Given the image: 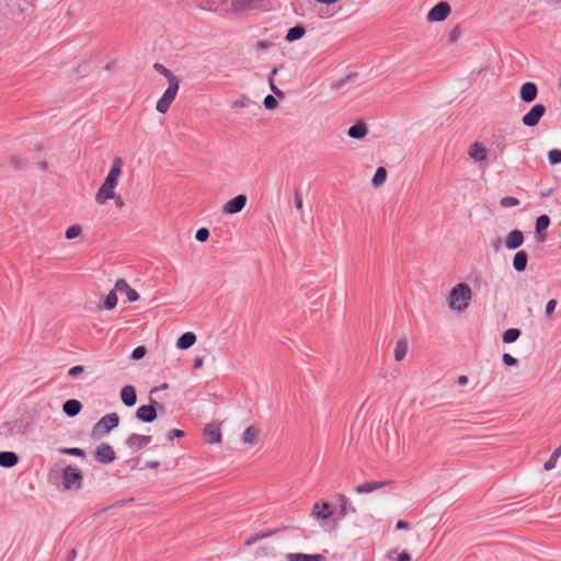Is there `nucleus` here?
<instances>
[{"label": "nucleus", "instance_id": "nucleus-1", "mask_svg": "<svg viewBox=\"0 0 561 561\" xmlns=\"http://www.w3.org/2000/svg\"><path fill=\"white\" fill-rule=\"evenodd\" d=\"M471 288L466 283H459L453 287L449 294V305L453 309L463 311L471 299Z\"/></svg>", "mask_w": 561, "mask_h": 561}, {"label": "nucleus", "instance_id": "nucleus-2", "mask_svg": "<svg viewBox=\"0 0 561 561\" xmlns=\"http://www.w3.org/2000/svg\"><path fill=\"white\" fill-rule=\"evenodd\" d=\"M119 424V415L116 412H111L102 416L93 426L91 436L94 439H100Z\"/></svg>", "mask_w": 561, "mask_h": 561}, {"label": "nucleus", "instance_id": "nucleus-3", "mask_svg": "<svg viewBox=\"0 0 561 561\" xmlns=\"http://www.w3.org/2000/svg\"><path fill=\"white\" fill-rule=\"evenodd\" d=\"M64 490H79L82 486L83 474L82 471L73 466H66L61 472Z\"/></svg>", "mask_w": 561, "mask_h": 561}, {"label": "nucleus", "instance_id": "nucleus-4", "mask_svg": "<svg viewBox=\"0 0 561 561\" xmlns=\"http://www.w3.org/2000/svg\"><path fill=\"white\" fill-rule=\"evenodd\" d=\"M168 83L169 85L167 90L163 92L162 96L158 100L156 104V110L161 114H165L169 111L172 102L176 98L180 88V80H172Z\"/></svg>", "mask_w": 561, "mask_h": 561}, {"label": "nucleus", "instance_id": "nucleus-5", "mask_svg": "<svg viewBox=\"0 0 561 561\" xmlns=\"http://www.w3.org/2000/svg\"><path fill=\"white\" fill-rule=\"evenodd\" d=\"M546 112V106L541 103H537L533 105L526 114L523 115L522 123L527 127H535L538 125Z\"/></svg>", "mask_w": 561, "mask_h": 561}, {"label": "nucleus", "instance_id": "nucleus-6", "mask_svg": "<svg viewBox=\"0 0 561 561\" xmlns=\"http://www.w3.org/2000/svg\"><path fill=\"white\" fill-rule=\"evenodd\" d=\"M451 12L450 4L446 1H440L436 3L426 15V20L428 22H443L445 21Z\"/></svg>", "mask_w": 561, "mask_h": 561}, {"label": "nucleus", "instance_id": "nucleus-7", "mask_svg": "<svg viewBox=\"0 0 561 561\" xmlns=\"http://www.w3.org/2000/svg\"><path fill=\"white\" fill-rule=\"evenodd\" d=\"M123 164H124V161L121 157L114 158L111 169L103 182L104 185L112 187L115 191V187L118 184V179L122 174Z\"/></svg>", "mask_w": 561, "mask_h": 561}, {"label": "nucleus", "instance_id": "nucleus-8", "mask_svg": "<svg viewBox=\"0 0 561 561\" xmlns=\"http://www.w3.org/2000/svg\"><path fill=\"white\" fill-rule=\"evenodd\" d=\"M116 458L114 448L108 443H101L94 450V459L99 463L108 465Z\"/></svg>", "mask_w": 561, "mask_h": 561}, {"label": "nucleus", "instance_id": "nucleus-9", "mask_svg": "<svg viewBox=\"0 0 561 561\" xmlns=\"http://www.w3.org/2000/svg\"><path fill=\"white\" fill-rule=\"evenodd\" d=\"M203 437L207 444H219L221 443V424L218 422H210L203 428Z\"/></svg>", "mask_w": 561, "mask_h": 561}, {"label": "nucleus", "instance_id": "nucleus-10", "mask_svg": "<svg viewBox=\"0 0 561 561\" xmlns=\"http://www.w3.org/2000/svg\"><path fill=\"white\" fill-rule=\"evenodd\" d=\"M334 515V507L329 502H317L312 506L311 516L319 520H327Z\"/></svg>", "mask_w": 561, "mask_h": 561}, {"label": "nucleus", "instance_id": "nucleus-11", "mask_svg": "<svg viewBox=\"0 0 561 561\" xmlns=\"http://www.w3.org/2000/svg\"><path fill=\"white\" fill-rule=\"evenodd\" d=\"M152 440L151 435H140L133 433L125 439V445L131 450L137 451L148 446Z\"/></svg>", "mask_w": 561, "mask_h": 561}, {"label": "nucleus", "instance_id": "nucleus-12", "mask_svg": "<svg viewBox=\"0 0 561 561\" xmlns=\"http://www.w3.org/2000/svg\"><path fill=\"white\" fill-rule=\"evenodd\" d=\"M135 416L144 423H152L157 419V408L150 400L149 404H142L136 410Z\"/></svg>", "mask_w": 561, "mask_h": 561}, {"label": "nucleus", "instance_id": "nucleus-13", "mask_svg": "<svg viewBox=\"0 0 561 561\" xmlns=\"http://www.w3.org/2000/svg\"><path fill=\"white\" fill-rule=\"evenodd\" d=\"M247 202H248L247 195L239 194V195L234 196L233 198L229 199L224 205L222 210L225 214H230V215L238 214L245 207Z\"/></svg>", "mask_w": 561, "mask_h": 561}, {"label": "nucleus", "instance_id": "nucleus-14", "mask_svg": "<svg viewBox=\"0 0 561 561\" xmlns=\"http://www.w3.org/2000/svg\"><path fill=\"white\" fill-rule=\"evenodd\" d=\"M538 95V87L535 82L527 81L519 89V98L524 103H531Z\"/></svg>", "mask_w": 561, "mask_h": 561}, {"label": "nucleus", "instance_id": "nucleus-15", "mask_svg": "<svg viewBox=\"0 0 561 561\" xmlns=\"http://www.w3.org/2000/svg\"><path fill=\"white\" fill-rule=\"evenodd\" d=\"M290 528H291L290 526H280V527H277V528H271V529L259 531V533L250 536L245 540L244 545L245 546H252V545H254L255 542H257L261 539L268 538L271 536H274V535H276V534H278L280 531L288 530Z\"/></svg>", "mask_w": 561, "mask_h": 561}, {"label": "nucleus", "instance_id": "nucleus-16", "mask_svg": "<svg viewBox=\"0 0 561 561\" xmlns=\"http://www.w3.org/2000/svg\"><path fill=\"white\" fill-rule=\"evenodd\" d=\"M550 222V217L546 214L537 217L535 224V233L538 242H543L547 239L546 230L548 229Z\"/></svg>", "mask_w": 561, "mask_h": 561}, {"label": "nucleus", "instance_id": "nucleus-17", "mask_svg": "<svg viewBox=\"0 0 561 561\" xmlns=\"http://www.w3.org/2000/svg\"><path fill=\"white\" fill-rule=\"evenodd\" d=\"M115 289L118 291H124L126 294L127 301L135 302L139 300L140 295L138 291L129 286V284L124 278H118L115 282Z\"/></svg>", "mask_w": 561, "mask_h": 561}, {"label": "nucleus", "instance_id": "nucleus-18", "mask_svg": "<svg viewBox=\"0 0 561 561\" xmlns=\"http://www.w3.org/2000/svg\"><path fill=\"white\" fill-rule=\"evenodd\" d=\"M525 237L522 230L514 229L505 238V247L508 250H516L524 243Z\"/></svg>", "mask_w": 561, "mask_h": 561}, {"label": "nucleus", "instance_id": "nucleus-19", "mask_svg": "<svg viewBox=\"0 0 561 561\" xmlns=\"http://www.w3.org/2000/svg\"><path fill=\"white\" fill-rule=\"evenodd\" d=\"M468 154L472 160L477 162H483L488 158L486 148L479 141H474L470 145Z\"/></svg>", "mask_w": 561, "mask_h": 561}, {"label": "nucleus", "instance_id": "nucleus-20", "mask_svg": "<svg viewBox=\"0 0 561 561\" xmlns=\"http://www.w3.org/2000/svg\"><path fill=\"white\" fill-rule=\"evenodd\" d=\"M121 399L126 407H134L137 402L136 388L133 385L124 386L121 390Z\"/></svg>", "mask_w": 561, "mask_h": 561}, {"label": "nucleus", "instance_id": "nucleus-21", "mask_svg": "<svg viewBox=\"0 0 561 561\" xmlns=\"http://www.w3.org/2000/svg\"><path fill=\"white\" fill-rule=\"evenodd\" d=\"M287 561H325L327 558L322 553H313V554H307V553H287L286 556Z\"/></svg>", "mask_w": 561, "mask_h": 561}, {"label": "nucleus", "instance_id": "nucleus-22", "mask_svg": "<svg viewBox=\"0 0 561 561\" xmlns=\"http://www.w3.org/2000/svg\"><path fill=\"white\" fill-rule=\"evenodd\" d=\"M82 403L78 399H68L62 404V412L68 417H75L82 411Z\"/></svg>", "mask_w": 561, "mask_h": 561}, {"label": "nucleus", "instance_id": "nucleus-23", "mask_svg": "<svg viewBox=\"0 0 561 561\" xmlns=\"http://www.w3.org/2000/svg\"><path fill=\"white\" fill-rule=\"evenodd\" d=\"M390 481L388 480H385V481H366L364 483H360L358 485L355 486V492L356 493H359V494H363V493H370L373 491H376L387 484H389Z\"/></svg>", "mask_w": 561, "mask_h": 561}, {"label": "nucleus", "instance_id": "nucleus-24", "mask_svg": "<svg viewBox=\"0 0 561 561\" xmlns=\"http://www.w3.org/2000/svg\"><path fill=\"white\" fill-rule=\"evenodd\" d=\"M367 125L363 121H358L348 128L347 136L350 138L360 140L367 135Z\"/></svg>", "mask_w": 561, "mask_h": 561}, {"label": "nucleus", "instance_id": "nucleus-25", "mask_svg": "<svg viewBox=\"0 0 561 561\" xmlns=\"http://www.w3.org/2000/svg\"><path fill=\"white\" fill-rule=\"evenodd\" d=\"M340 503L339 518H344L350 513H355L356 508L348 500V497L342 493L337 494Z\"/></svg>", "mask_w": 561, "mask_h": 561}, {"label": "nucleus", "instance_id": "nucleus-26", "mask_svg": "<svg viewBox=\"0 0 561 561\" xmlns=\"http://www.w3.org/2000/svg\"><path fill=\"white\" fill-rule=\"evenodd\" d=\"M528 263V254L526 251L520 250L514 254L513 267L516 272L522 273L526 271Z\"/></svg>", "mask_w": 561, "mask_h": 561}, {"label": "nucleus", "instance_id": "nucleus-27", "mask_svg": "<svg viewBox=\"0 0 561 561\" xmlns=\"http://www.w3.org/2000/svg\"><path fill=\"white\" fill-rule=\"evenodd\" d=\"M197 337H196V334L194 332H185L183 333L176 341V347L179 350H187L190 347H192L195 342H196Z\"/></svg>", "mask_w": 561, "mask_h": 561}, {"label": "nucleus", "instance_id": "nucleus-28", "mask_svg": "<svg viewBox=\"0 0 561 561\" xmlns=\"http://www.w3.org/2000/svg\"><path fill=\"white\" fill-rule=\"evenodd\" d=\"M305 34H306V26L302 24H297L287 31V33L285 35V41L288 43H293V42H296V41L300 39L301 37H304Z\"/></svg>", "mask_w": 561, "mask_h": 561}, {"label": "nucleus", "instance_id": "nucleus-29", "mask_svg": "<svg viewBox=\"0 0 561 561\" xmlns=\"http://www.w3.org/2000/svg\"><path fill=\"white\" fill-rule=\"evenodd\" d=\"M263 0H231V5L234 12H243L253 9Z\"/></svg>", "mask_w": 561, "mask_h": 561}, {"label": "nucleus", "instance_id": "nucleus-30", "mask_svg": "<svg viewBox=\"0 0 561 561\" xmlns=\"http://www.w3.org/2000/svg\"><path fill=\"white\" fill-rule=\"evenodd\" d=\"M115 194L116 193H115V191L112 187H108V186L102 184L101 187L99 188L96 195H95V202L99 205H103L108 199H111L112 197H115Z\"/></svg>", "mask_w": 561, "mask_h": 561}, {"label": "nucleus", "instance_id": "nucleus-31", "mask_svg": "<svg viewBox=\"0 0 561 561\" xmlns=\"http://www.w3.org/2000/svg\"><path fill=\"white\" fill-rule=\"evenodd\" d=\"M20 457L14 451H2V468H12L19 463Z\"/></svg>", "mask_w": 561, "mask_h": 561}, {"label": "nucleus", "instance_id": "nucleus-32", "mask_svg": "<svg viewBox=\"0 0 561 561\" xmlns=\"http://www.w3.org/2000/svg\"><path fill=\"white\" fill-rule=\"evenodd\" d=\"M408 353V341L407 339H400L394 347L393 356L397 362L402 360Z\"/></svg>", "mask_w": 561, "mask_h": 561}, {"label": "nucleus", "instance_id": "nucleus-33", "mask_svg": "<svg viewBox=\"0 0 561 561\" xmlns=\"http://www.w3.org/2000/svg\"><path fill=\"white\" fill-rule=\"evenodd\" d=\"M260 431L255 426H248L242 435V440L245 444H254L257 440Z\"/></svg>", "mask_w": 561, "mask_h": 561}, {"label": "nucleus", "instance_id": "nucleus-34", "mask_svg": "<svg viewBox=\"0 0 561 561\" xmlns=\"http://www.w3.org/2000/svg\"><path fill=\"white\" fill-rule=\"evenodd\" d=\"M277 71H278L277 67L272 68V70L268 73V84H270V89L274 93L275 98L283 100L285 98V93L282 90H279L274 83V77L277 73Z\"/></svg>", "mask_w": 561, "mask_h": 561}, {"label": "nucleus", "instance_id": "nucleus-35", "mask_svg": "<svg viewBox=\"0 0 561 561\" xmlns=\"http://www.w3.org/2000/svg\"><path fill=\"white\" fill-rule=\"evenodd\" d=\"M520 334H522V331L519 329L510 328L504 331V333L502 335V341L505 344L514 343L515 341H517L519 339Z\"/></svg>", "mask_w": 561, "mask_h": 561}, {"label": "nucleus", "instance_id": "nucleus-36", "mask_svg": "<svg viewBox=\"0 0 561 561\" xmlns=\"http://www.w3.org/2000/svg\"><path fill=\"white\" fill-rule=\"evenodd\" d=\"M387 175H388V172H387L386 168L378 167L373 179H371L373 186L374 187L381 186L386 182Z\"/></svg>", "mask_w": 561, "mask_h": 561}, {"label": "nucleus", "instance_id": "nucleus-37", "mask_svg": "<svg viewBox=\"0 0 561 561\" xmlns=\"http://www.w3.org/2000/svg\"><path fill=\"white\" fill-rule=\"evenodd\" d=\"M117 295H116V289L114 288L113 290H111L104 298L103 300V304H102V307L106 310H112L116 307L117 305Z\"/></svg>", "mask_w": 561, "mask_h": 561}, {"label": "nucleus", "instance_id": "nucleus-38", "mask_svg": "<svg viewBox=\"0 0 561 561\" xmlns=\"http://www.w3.org/2000/svg\"><path fill=\"white\" fill-rule=\"evenodd\" d=\"M153 69L160 75H162L168 80V82L172 80H179V78L170 69H168L160 62H154Z\"/></svg>", "mask_w": 561, "mask_h": 561}, {"label": "nucleus", "instance_id": "nucleus-39", "mask_svg": "<svg viewBox=\"0 0 561 561\" xmlns=\"http://www.w3.org/2000/svg\"><path fill=\"white\" fill-rule=\"evenodd\" d=\"M358 77V75L356 72H352L339 80H335L331 83V89L336 91V90H340L341 88H343L347 82H351V81H354L356 78Z\"/></svg>", "mask_w": 561, "mask_h": 561}, {"label": "nucleus", "instance_id": "nucleus-40", "mask_svg": "<svg viewBox=\"0 0 561 561\" xmlns=\"http://www.w3.org/2000/svg\"><path fill=\"white\" fill-rule=\"evenodd\" d=\"M60 454L79 457V458H85V451L79 447H60L58 449Z\"/></svg>", "mask_w": 561, "mask_h": 561}, {"label": "nucleus", "instance_id": "nucleus-41", "mask_svg": "<svg viewBox=\"0 0 561 561\" xmlns=\"http://www.w3.org/2000/svg\"><path fill=\"white\" fill-rule=\"evenodd\" d=\"M82 233V227L79 224H73L66 229L65 237L72 240Z\"/></svg>", "mask_w": 561, "mask_h": 561}, {"label": "nucleus", "instance_id": "nucleus-42", "mask_svg": "<svg viewBox=\"0 0 561 561\" xmlns=\"http://www.w3.org/2000/svg\"><path fill=\"white\" fill-rule=\"evenodd\" d=\"M548 161L552 165L561 163V149H551L548 152Z\"/></svg>", "mask_w": 561, "mask_h": 561}, {"label": "nucleus", "instance_id": "nucleus-43", "mask_svg": "<svg viewBox=\"0 0 561 561\" xmlns=\"http://www.w3.org/2000/svg\"><path fill=\"white\" fill-rule=\"evenodd\" d=\"M561 455L558 453V450H553L550 458L543 463V469L546 471L552 470L556 467V463Z\"/></svg>", "mask_w": 561, "mask_h": 561}, {"label": "nucleus", "instance_id": "nucleus-44", "mask_svg": "<svg viewBox=\"0 0 561 561\" xmlns=\"http://www.w3.org/2000/svg\"><path fill=\"white\" fill-rule=\"evenodd\" d=\"M255 556L257 558L274 557V548L270 546H261L256 549Z\"/></svg>", "mask_w": 561, "mask_h": 561}, {"label": "nucleus", "instance_id": "nucleus-45", "mask_svg": "<svg viewBox=\"0 0 561 561\" xmlns=\"http://www.w3.org/2000/svg\"><path fill=\"white\" fill-rule=\"evenodd\" d=\"M147 354V347L145 345H139L135 347L130 354V358L133 360L142 359Z\"/></svg>", "mask_w": 561, "mask_h": 561}, {"label": "nucleus", "instance_id": "nucleus-46", "mask_svg": "<svg viewBox=\"0 0 561 561\" xmlns=\"http://www.w3.org/2000/svg\"><path fill=\"white\" fill-rule=\"evenodd\" d=\"M263 105L268 111H273V110L277 108V106H278L277 98H275L274 95H271V94L266 95L263 100Z\"/></svg>", "mask_w": 561, "mask_h": 561}, {"label": "nucleus", "instance_id": "nucleus-47", "mask_svg": "<svg viewBox=\"0 0 561 561\" xmlns=\"http://www.w3.org/2000/svg\"><path fill=\"white\" fill-rule=\"evenodd\" d=\"M209 236H210L209 229L206 227H202V228L197 229V231L195 233V238L199 242H206L209 239Z\"/></svg>", "mask_w": 561, "mask_h": 561}, {"label": "nucleus", "instance_id": "nucleus-48", "mask_svg": "<svg viewBox=\"0 0 561 561\" xmlns=\"http://www.w3.org/2000/svg\"><path fill=\"white\" fill-rule=\"evenodd\" d=\"M460 35H461V27H460V24H457L450 30L449 36H448V42L456 43L459 39Z\"/></svg>", "mask_w": 561, "mask_h": 561}, {"label": "nucleus", "instance_id": "nucleus-49", "mask_svg": "<svg viewBox=\"0 0 561 561\" xmlns=\"http://www.w3.org/2000/svg\"><path fill=\"white\" fill-rule=\"evenodd\" d=\"M502 207H513L519 205V199L513 196H505L500 201Z\"/></svg>", "mask_w": 561, "mask_h": 561}, {"label": "nucleus", "instance_id": "nucleus-50", "mask_svg": "<svg viewBox=\"0 0 561 561\" xmlns=\"http://www.w3.org/2000/svg\"><path fill=\"white\" fill-rule=\"evenodd\" d=\"M185 436V432L179 428H172L167 433V439L169 442H173L175 438H183Z\"/></svg>", "mask_w": 561, "mask_h": 561}, {"label": "nucleus", "instance_id": "nucleus-51", "mask_svg": "<svg viewBox=\"0 0 561 561\" xmlns=\"http://www.w3.org/2000/svg\"><path fill=\"white\" fill-rule=\"evenodd\" d=\"M10 165L13 168L14 171H20L24 168V162L22 159H20L16 156H12L9 159Z\"/></svg>", "mask_w": 561, "mask_h": 561}, {"label": "nucleus", "instance_id": "nucleus-52", "mask_svg": "<svg viewBox=\"0 0 561 561\" xmlns=\"http://www.w3.org/2000/svg\"><path fill=\"white\" fill-rule=\"evenodd\" d=\"M252 101L247 95H242L240 99L232 102V108L248 106Z\"/></svg>", "mask_w": 561, "mask_h": 561}, {"label": "nucleus", "instance_id": "nucleus-53", "mask_svg": "<svg viewBox=\"0 0 561 561\" xmlns=\"http://www.w3.org/2000/svg\"><path fill=\"white\" fill-rule=\"evenodd\" d=\"M84 370H85V367L83 365H76V366H72L68 370V376L72 377V378H76L79 375H81L82 373H84Z\"/></svg>", "mask_w": 561, "mask_h": 561}, {"label": "nucleus", "instance_id": "nucleus-54", "mask_svg": "<svg viewBox=\"0 0 561 561\" xmlns=\"http://www.w3.org/2000/svg\"><path fill=\"white\" fill-rule=\"evenodd\" d=\"M503 364L506 366H517L518 359L508 353H504L502 356Z\"/></svg>", "mask_w": 561, "mask_h": 561}, {"label": "nucleus", "instance_id": "nucleus-55", "mask_svg": "<svg viewBox=\"0 0 561 561\" xmlns=\"http://www.w3.org/2000/svg\"><path fill=\"white\" fill-rule=\"evenodd\" d=\"M557 304H558V301L556 299L548 300V302L546 305V309H545V313L547 317H550L553 313V311L557 307Z\"/></svg>", "mask_w": 561, "mask_h": 561}, {"label": "nucleus", "instance_id": "nucleus-56", "mask_svg": "<svg viewBox=\"0 0 561 561\" xmlns=\"http://www.w3.org/2000/svg\"><path fill=\"white\" fill-rule=\"evenodd\" d=\"M294 202H295V207L298 210H302V206H304L302 195L298 190L295 191Z\"/></svg>", "mask_w": 561, "mask_h": 561}, {"label": "nucleus", "instance_id": "nucleus-57", "mask_svg": "<svg viewBox=\"0 0 561 561\" xmlns=\"http://www.w3.org/2000/svg\"><path fill=\"white\" fill-rule=\"evenodd\" d=\"M494 145L499 149L500 152H503L507 146L506 139L504 136H499L494 141Z\"/></svg>", "mask_w": 561, "mask_h": 561}, {"label": "nucleus", "instance_id": "nucleus-58", "mask_svg": "<svg viewBox=\"0 0 561 561\" xmlns=\"http://www.w3.org/2000/svg\"><path fill=\"white\" fill-rule=\"evenodd\" d=\"M411 528V525L407 520L399 519L396 524V529L399 530H409Z\"/></svg>", "mask_w": 561, "mask_h": 561}, {"label": "nucleus", "instance_id": "nucleus-59", "mask_svg": "<svg viewBox=\"0 0 561 561\" xmlns=\"http://www.w3.org/2000/svg\"><path fill=\"white\" fill-rule=\"evenodd\" d=\"M272 46V43L270 42H266V41H259L256 44H255V50L256 51H261L263 49H267L268 47Z\"/></svg>", "mask_w": 561, "mask_h": 561}, {"label": "nucleus", "instance_id": "nucleus-60", "mask_svg": "<svg viewBox=\"0 0 561 561\" xmlns=\"http://www.w3.org/2000/svg\"><path fill=\"white\" fill-rule=\"evenodd\" d=\"M396 561H411V556L408 551H402L398 554Z\"/></svg>", "mask_w": 561, "mask_h": 561}, {"label": "nucleus", "instance_id": "nucleus-61", "mask_svg": "<svg viewBox=\"0 0 561 561\" xmlns=\"http://www.w3.org/2000/svg\"><path fill=\"white\" fill-rule=\"evenodd\" d=\"M159 467H160V461H158V460H148L145 463V468H149V469H157Z\"/></svg>", "mask_w": 561, "mask_h": 561}, {"label": "nucleus", "instance_id": "nucleus-62", "mask_svg": "<svg viewBox=\"0 0 561 561\" xmlns=\"http://www.w3.org/2000/svg\"><path fill=\"white\" fill-rule=\"evenodd\" d=\"M111 199L114 201L117 208H122L124 206V201L121 195L115 194V197H112Z\"/></svg>", "mask_w": 561, "mask_h": 561}, {"label": "nucleus", "instance_id": "nucleus-63", "mask_svg": "<svg viewBox=\"0 0 561 561\" xmlns=\"http://www.w3.org/2000/svg\"><path fill=\"white\" fill-rule=\"evenodd\" d=\"M203 363H204L203 357H199V356L195 357L194 362H193V368L194 369L201 368L203 366Z\"/></svg>", "mask_w": 561, "mask_h": 561}, {"label": "nucleus", "instance_id": "nucleus-64", "mask_svg": "<svg viewBox=\"0 0 561 561\" xmlns=\"http://www.w3.org/2000/svg\"><path fill=\"white\" fill-rule=\"evenodd\" d=\"M151 401L152 403L156 405L157 408V414L160 412V413H164L165 412V407L162 404V403H159L157 402L154 399L151 398Z\"/></svg>", "mask_w": 561, "mask_h": 561}]
</instances>
